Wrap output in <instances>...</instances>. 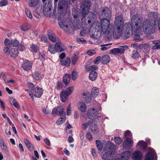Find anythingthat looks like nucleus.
Returning <instances> with one entry per match:
<instances>
[{"instance_id": "obj_57", "label": "nucleus", "mask_w": 160, "mask_h": 160, "mask_svg": "<svg viewBox=\"0 0 160 160\" xmlns=\"http://www.w3.org/2000/svg\"><path fill=\"white\" fill-rule=\"evenodd\" d=\"M101 59V58L100 56L97 57L93 60V62L95 64H98L100 62Z\"/></svg>"}, {"instance_id": "obj_31", "label": "nucleus", "mask_w": 160, "mask_h": 160, "mask_svg": "<svg viewBox=\"0 0 160 160\" xmlns=\"http://www.w3.org/2000/svg\"><path fill=\"white\" fill-rule=\"evenodd\" d=\"M9 101L10 103L12 105L14 106L17 109H19V106L15 98L13 97H11L9 98Z\"/></svg>"}, {"instance_id": "obj_30", "label": "nucleus", "mask_w": 160, "mask_h": 160, "mask_svg": "<svg viewBox=\"0 0 160 160\" xmlns=\"http://www.w3.org/2000/svg\"><path fill=\"white\" fill-rule=\"evenodd\" d=\"M112 154L110 152H105L102 155V158L104 160H112Z\"/></svg>"}, {"instance_id": "obj_17", "label": "nucleus", "mask_w": 160, "mask_h": 160, "mask_svg": "<svg viewBox=\"0 0 160 160\" xmlns=\"http://www.w3.org/2000/svg\"><path fill=\"white\" fill-rule=\"evenodd\" d=\"M47 34L50 40L52 42H55L56 41V36L51 30H48L47 31Z\"/></svg>"}, {"instance_id": "obj_25", "label": "nucleus", "mask_w": 160, "mask_h": 160, "mask_svg": "<svg viewBox=\"0 0 160 160\" xmlns=\"http://www.w3.org/2000/svg\"><path fill=\"white\" fill-rule=\"evenodd\" d=\"M32 76L34 79L36 80H39L43 77V75L41 72L38 71L34 72L32 74Z\"/></svg>"}, {"instance_id": "obj_4", "label": "nucleus", "mask_w": 160, "mask_h": 160, "mask_svg": "<svg viewBox=\"0 0 160 160\" xmlns=\"http://www.w3.org/2000/svg\"><path fill=\"white\" fill-rule=\"evenodd\" d=\"M156 24L150 23L148 21H144L142 25L143 31L146 34H152L155 32V26Z\"/></svg>"}, {"instance_id": "obj_1", "label": "nucleus", "mask_w": 160, "mask_h": 160, "mask_svg": "<svg viewBox=\"0 0 160 160\" xmlns=\"http://www.w3.org/2000/svg\"><path fill=\"white\" fill-rule=\"evenodd\" d=\"M142 19L138 15L136 14L132 16L131 18V24L130 23H125L124 26H126V32L127 35H130L132 34L133 31L135 33L134 38L135 40H142L140 38V34L141 32L140 30L142 28Z\"/></svg>"}, {"instance_id": "obj_58", "label": "nucleus", "mask_w": 160, "mask_h": 160, "mask_svg": "<svg viewBox=\"0 0 160 160\" xmlns=\"http://www.w3.org/2000/svg\"><path fill=\"white\" fill-rule=\"evenodd\" d=\"M2 149L5 151H8V148L5 145V142L3 143L2 144L0 145Z\"/></svg>"}, {"instance_id": "obj_60", "label": "nucleus", "mask_w": 160, "mask_h": 160, "mask_svg": "<svg viewBox=\"0 0 160 160\" xmlns=\"http://www.w3.org/2000/svg\"><path fill=\"white\" fill-rule=\"evenodd\" d=\"M18 49L20 51H22L25 49V47L21 43L18 47Z\"/></svg>"}, {"instance_id": "obj_26", "label": "nucleus", "mask_w": 160, "mask_h": 160, "mask_svg": "<svg viewBox=\"0 0 160 160\" xmlns=\"http://www.w3.org/2000/svg\"><path fill=\"white\" fill-rule=\"evenodd\" d=\"M131 152L129 151H126L121 154V158L123 160H127L130 157Z\"/></svg>"}, {"instance_id": "obj_33", "label": "nucleus", "mask_w": 160, "mask_h": 160, "mask_svg": "<svg viewBox=\"0 0 160 160\" xmlns=\"http://www.w3.org/2000/svg\"><path fill=\"white\" fill-rule=\"evenodd\" d=\"M60 62L62 65L68 66L71 62L70 58L69 57H67L64 60H60Z\"/></svg>"}, {"instance_id": "obj_24", "label": "nucleus", "mask_w": 160, "mask_h": 160, "mask_svg": "<svg viewBox=\"0 0 160 160\" xmlns=\"http://www.w3.org/2000/svg\"><path fill=\"white\" fill-rule=\"evenodd\" d=\"M115 148L114 144L111 142L108 143L107 145V149L111 154H112V152L115 150Z\"/></svg>"}, {"instance_id": "obj_32", "label": "nucleus", "mask_w": 160, "mask_h": 160, "mask_svg": "<svg viewBox=\"0 0 160 160\" xmlns=\"http://www.w3.org/2000/svg\"><path fill=\"white\" fill-rule=\"evenodd\" d=\"M24 141L26 146L29 150L32 151L34 149V147L27 139H25Z\"/></svg>"}, {"instance_id": "obj_36", "label": "nucleus", "mask_w": 160, "mask_h": 160, "mask_svg": "<svg viewBox=\"0 0 160 160\" xmlns=\"http://www.w3.org/2000/svg\"><path fill=\"white\" fill-rule=\"evenodd\" d=\"M138 146H140L141 148L142 149L144 150H145L147 147V144L146 142L140 140L139 141L137 144V147Z\"/></svg>"}, {"instance_id": "obj_37", "label": "nucleus", "mask_w": 160, "mask_h": 160, "mask_svg": "<svg viewBox=\"0 0 160 160\" xmlns=\"http://www.w3.org/2000/svg\"><path fill=\"white\" fill-rule=\"evenodd\" d=\"M31 28V25L30 24L25 23L20 27L21 29L24 31H26L29 30Z\"/></svg>"}, {"instance_id": "obj_40", "label": "nucleus", "mask_w": 160, "mask_h": 160, "mask_svg": "<svg viewBox=\"0 0 160 160\" xmlns=\"http://www.w3.org/2000/svg\"><path fill=\"white\" fill-rule=\"evenodd\" d=\"M62 116L56 122V124L57 125H59L61 124L65 121L66 119V115L65 113L62 115Z\"/></svg>"}, {"instance_id": "obj_7", "label": "nucleus", "mask_w": 160, "mask_h": 160, "mask_svg": "<svg viewBox=\"0 0 160 160\" xmlns=\"http://www.w3.org/2000/svg\"><path fill=\"white\" fill-rule=\"evenodd\" d=\"M86 69L88 72L91 71L89 74V79L92 81H95L97 77L98 74L96 72L94 71V70L97 69L98 66L95 65L90 66L86 68Z\"/></svg>"}, {"instance_id": "obj_3", "label": "nucleus", "mask_w": 160, "mask_h": 160, "mask_svg": "<svg viewBox=\"0 0 160 160\" xmlns=\"http://www.w3.org/2000/svg\"><path fill=\"white\" fill-rule=\"evenodd\" d=\"M123 26L120 25H114L113 28H109L108 31V34L109 35L113 34V37L116 38H118L121 36Z\"/></svg>"}, {"instance_id": "obj_9", "label": "nucleus", "mask_w": 160, "mask_h": 160, "mask_svg": "<svg viewBox=\"0 0 160 160\" xmlns=\"http://www.w3.org/2000/svg\"><path fill=\"white\" fill-rule=\"evenodd\" d=\"M88 11H72V16L75 19L78 18V20H82L86 16Z\"/></svg>"}, {"instance_id": "obj_12", "label": "nucleus", "mask_w": 160, "mask_h": 160, "mask_svg": "<svg viewBox=\"0 0 160 160\" xmlns=\"http://www.w3.org/2000/svg\"><path fill=\"white\" fill-rule=\"evenodd\" d=\"M157 157L156 152L153 149H151L146 156L144 160H157Z\"/></svg>"}, {"instance_id": "obj_62", "label": "nucleus", "mask_w": 160, "mask_h": 160, "mask_svg": "<svg viewBox=\"0 0 160 160\" xmlns=\"http://www.w3.org/2000/svg\"><path fill=\"white\" fill-rule=\"evenodd\" d=\"M8 4V1L7 0H2L0 2V6H4Z\"/></svg>"}, {"instance_id": "obj_20", "label": "nucleus", "mask_w": 160, "mask_h": 160, "mask_svg": "<svg viewBox=\"0 0 160 160\" xmlns=\"http://www.w3.org/2000/svg\"><path fill=\"white\" fill-rule=\"evenodd\" d=\"M63 109L62 107L58 108H54L52 109V115H62L64 114Z\"/></svg>"}, {"instance_id": "obj_2", "label": "nucleus", "mask_w": 160, "mask_h": 160, "mask_svg": "<svg viewBox=\"0 0 160 160\" xmlns=\"http://www.w3.org/2000/svg\"><path fill=\"white\" fill-rule=\"evenodd\" d=\"M109 25L110 21L108 19L102 18L101 20V23L97 22L92 23L90 28V30L94 32V34H95V32H98L99 34L98 37H100L102 32L103 33L108 34V30L109 29Z\"/></svg>"}, {"instance_id": "obj_15", "label": "nucleus", "mask_w": 160, "mask_h": 160, "mask_svg": "<svg viewBox=\"0 0 160 160\" xmlns=\"http://www.w3.org/2000/svg\"><path fill=\"white\" fill-rule=\"evenodd\" d=\"M91 5V2L89 0H84L82 2L81 8L82 10H89Z\"/></svg>"}, {"instance_id": "obj_50", "label": "nucleus", "mask_w": 160, "mask_h": 160, "mask_svg": "<svg viewBox=\"0 0 160 160\" xmlns=\"http://www.w3.org/2000/svg\"><path fill=\"white\" fill-rule=\"evenodd\" d=\"M96 146L98 149L99 150H101L102 149V146L100 141L99 140H96Z\"/></svg>"}, {"instance_id": "obj_8", "label": "nucleus", "mask_w": 160, "mask_h": 160, "mask_svg": "<svg viewBox=\"0 0 160 160\" xmlns=\"http://www.w3.org/2000/svg\"><path fill=\"white\" fill-rule=\"evenodd\" d=\"M26 91L29 93V95L32 99L33 100V94H34V96L35 97L40 98L43 93V90L42 89L40 88L37 87H36L34 89V90H33V92L31 91H30L28 89L26 90Z\"/></svg>"}, {"instance_id": "obj_6", "label": "nucleus", "mask_w": 160, "mask_h": 160, "mask_svg": "<svg viewBox=\"0 0 160 160\" xmlns=\"http://www.w3.org/2000/svg\"><path fill=\"white\" fill-rule=\"evenodd\" d=\"M74 89L73 87L68 88L65 90L62 91L60 93V98L61 101L64 102H66L68 99V96L72 92Z\"/></svg>"}, {"instance_id": "obj_39", "label": "nucleus", "mask_w": 160, "mask_h": 160, "mask_svg": "<svg viewBox=\"0 0 160 160\" xmlns=\"http://www.w3.org/2000/svg\"><path fill=\"white\" fill-rule=\"evenodd\" d=\"M91 93L92 96L94 98L97 97L99 93V89L98 88L94 87L91 91Z\"/></svg>"}, {"instance_id": "obj_52", "label": "nucleus", "mask_w": 160, "mask_h": 160, "mask_svg": "<svg viewBox=\"0 0 160 160\" xmlns=\"http://www.w3.org/2000/svg\"><path fill=\"white\" fill-rule=\"evenodd\" d=\"M123 137L124 138H126L127 137H129V138H132V136L131 134V132L128 130H127L124 133Z\"/></svg>"}, {"instance_id": "obj_42", "label": "nucleus", "mask_w": 160, "mask_h": 160, "mask_svg": "<svg viewBox=\"0 0 160 160\" xmlns=\"http://www.w3.org/2000/svg\"><path fill=\"white\" fill-rule=\"evenodd\" d=\"M152 42L154 44L152 48V49L155 50L160 48V41H153Z\"/></svg>"}, {"instance_id": "obj_51", "label": "nucleus", "mask_w": 160, "mask_h": 160, "mask_svg": "<svg viewBox=\"0 0 160 160\" xmlns=\"http://www.w3.org/2000/svg\"><path fill=\"white\" fill-rule=\"evenodd\" d=\"M40 40L43 42H47L48 41V39L46 36L43 35H41L39 36Z\"/></svg>"}, {"instance_id": "obj_5", "label": "nucleus", "mask_w": 160, "mask_h": 160, "mask_svg": "<svg viewBox=\"0 0 160 160\" xmlns=\"http://www.w3.org/2000/svg\"><path fill=\"white\" fill-rule=\"evenodd\" d=\"M71 23L70 20L68 18H64L61 21H59L58 22L59 26L68 32H69L72 29V27L70 25Z\"/></svg>"}, {"instance_id": "obj_55", "label": "nucleus", "mask_w": 160, "mask_h": 160, "mask_svg": "<svg viewBox=\"0 0 160 160\" xmlns=\"http://www.w3.org/2000/svg\"><path fill=\"white\" fill-rule=\"evenodd\" d=\"M52 11H43V13L46 17H50L52 15Z\"/></svg>"}, {"instance_id": "obj_19", "label": "nucleus", "mask_w": 160, "mask_h": 160, "mask_svg": "<svg viewBox=\"0 0 160 160\" xmlns=\"http://www.w3.org/2000/svg\"><path fill=\"white\" fill-rule=\"evenodd\" d=\"M55 46H56L57 50L59 52H61L66 49V47L63 44L61 43L60 41L56 43Z\"/></svg>"}, {"instance_id": "obj_28", "label": "nucleus", "mask_w": 160, "mask_h": 160, "mask_svg": "<svg viewBox=\"0 0 160 160\" xmlns=\"http://www.w3.org/2000/svg\"><path fill=\"white\" fill-rule=\"evenodd\" d=\"M123 19L121 16H118L115 18L114 25L123 26Z\"/></svg>"}, {"instance_id": "obj_14", "label": "nucleus", "mask_w": 160, "mask_h": 160, "mask_svg": "<svg viewBox=\"0 0 160 160\" xmlns=\"http://www.w3.org/2000/svg\"><path fill=\"white\" fill-rule=\"evenodd\" d=\"M53 12L54 17L57 19L58 21L60 20L66 14V11H53Z\"/></svg>"}, {"instance_id": "obj_11", "label": "nucleus", "mask_w": 160, "mask_h": 160, "mask_svg": "<svg viewBox=\"0 0 160 160\" xmlns=\"http://www.w3.org/2000/svg\"><path fill=\"white\" fill-rule=\"evenodd\" d=\"M148 22L152 23L153 24L157 23L158 16L157 13L155 12H152L149 13L148 15Z\"/></svg>"}, {"instance_id": "obj_59", "label": "nucleus", "mask_w": 160, "mask_h": 160, "mask_svg": "<svg viewBox=\"0 0 160 160\" xmlns=\"http://www.w3.org/2000/svg\"><path fill=\"white\" fill-rule=\"evenodd\" d=\"M26 14L27 16L30 19L32 18V15L30 11H25Z\"/></svg>"}, {"instance_id": "obj_34", "label": "nucleus", "mask_w": 160, "mask_h": 160, "mask_svg": "<svg viewBox=\"0 0 160 160\" xmlns=\"http://www.w3.org/2000/svg\"><path fill=\"white\" fill-rule=\"evenodd\" d=\"M56 47L55 44L54 45H50L48 48V51L51 53L54 54L58 52Z\"/></svg>"}, {"instance_id": "obj_54", "label": "nucleus", "mask_w": 160, "mask_h": 160, "mask_svg": "<svg viewBox=\"0 0 160 160\" xmlns=\"http://www.w3.org/2000/svg\"><path fill=\"white\" fill-rule=\"evenodd\" d=\"M78 77L77 72L73 70L72 72V78L73 80H75Z\"/></svg>"}, {"instance_id": "obj_21", "label": "nucleus", "mask_w": 160, "mask_h": 160, "mask_svg": "<svg viewBox=\"0 0 160 160\" xmlns=\"http://www.w3.org/2000/svg\"><path fill=\"white\" fill-rule=\"evenodd\" d=\"M142 157V153L139 151H135L132 156V158L133 160H141Z\"/></svg>"}, {"instance_id": "obj_46", "label": "nucleus", "mask_w": 160, "mask_h": 160, "mask_svg": "<svg viewBox=\"0 0 160 160\" xmlns=\"http://www.w3.org/2000/svg\"><path fill=\"white\" fill-rule=\"evenodd\" d=\"M30 48L31 51L34 52H37L39 50V48L36 44H32Z\"/></svg>"}, {"instance_id": "obj_44", "label": "nucleus", "mask_w": 160, "mask_h": 160, "mask_svg": "<svg viewBox=\"0 0 160 160\" xmlns=\"http://www.w3.org/2000/svg\"><path fill=\"white\" fill-rule=\"evenodd\" d=\"M79 58L78 56L74 53L72 58V62L73 65H75L76 64Z\"/></svg>"}, {"instance_id": "obj_35", "label": "nucleus", "mask_w": 160, "mask_h": 160, "mask_svg": "<svg viewBox=\"0 0 160 160\" xmlns=\"http://www.w3.org/2000/svg\"><path fill=\"white\" fill-rule=\"evenodd\" d=\"M90 128L92 132L97 133L99 132V130L97 124L92 123L90 126Z\"/></svg>"}, {"instance_id": "obj_48", "label": "nucleus", "mask_w": 160, "mask_h": 160, "mask_svg": "<svg viewBox=\"0 0 160 160\" xmlns=\"http://www.w3.org/2000/svg\"><path fill=\"white\" fill-rule=\"evenodd\" d=\"M39 59L42 62L44 61L46 58L45 54L43 52H42L39 53Z\"/></svg>"}, {"instance_id": "obj_61", "label": "nucleus", "mask_w": 160, "mask_h": 160, "mask_svg": "<svg viewBox=\"0 0 160 160\" xmlns=\"http://www.w3.org/2000/svg\"><path fill=\"white\" fill-rule=\"evenodd\" d=\"M62 82H58L56 85V88L58 89H61L62 87Z\"/></svg>"}, {"instance_id": "obj_10", "label": "nucleus", "mask_w": 160, "mask_h": 160, "mask_svg": "<svg viewBox=\"0 0 160 160\" xmlns=\"http://www.w3.org/2000/svg\"><path fill=\"white\" fill-rule=\"evenodd\" d=\"M133 145V141L131 138H127L122 143V146L123 149L126 150L130 149Z\"/></svg>"}, {"instance_id": "obj_63", "label": "nucleus", "mask_w": 160, "mask_h": 160, "mask_svg": "<svg viewBox=\"0 0 160 160\" xmlns=\"http://www.w3.org/2000/svg\"><path fill=\"white\" fill-rule=\"evenodd\" d=\"M77 41L78 42H82V43L84 44L87 43L86 40L82 38H78L77 39Z\"/></svg>"}, {"instance_id": "obj_18", "label": "nucleus", "mask_w": 160, "mask_h": 160, "mask_svg": "<svg viewBox=\"0 0 160 160\" xmlns=\"http://www.w3.org/2000/svg\"><path fill=\"white\" fill-rule=\"evenodd\" d=\"M99 15L100 18H106L108 19L111 17L110 11H102Z\"/></svg>"}, {"instance_id": "obj_43", "label": "nucleus", "mask_w": 160, "mask_h": 160, "mask_svg": "<svg viewBox=\"0 0 160 160\" xmlns=\"http://www.w3.org/2000/svg\"><path fill=\"white\" fill-rule=\"evenodd\" d=\"M79 110L82 112H85L87 109V107L85 103L83 102H81L79 103Z\"/></svg>"}, {"instance_id": "obj_22", "label": "nucleus", "mask_w": 160, "mask_h": 160, "mask_svg": "<svg viewBox=\"0 0 160 160\" xmlns=\"http://www.w3.org/2000/svg\"><path fill=\"white\" fill-rule=\"evenodd\" d=\"M58 7L59 9L65 10L68 7V2L65 0H61L58 3Z\"/></svg>"}, {"instance_id": "obj_49", "label": "nucleus", "mask_w": 160, "mask_h": 160, "mask_svg": "<svg viewBox=\"0 0 160 160\" xmlns=\"http://www.w3.org/2000/svg\"><path fill=\"white\" fill-rule=\"evenodd\" d=\"M91 123L92 122L90 121H89L87 122H85L83 123L82 125V127L83 129L84 130H86L89 126L90 127Z\"/></svg>"}, {"instance_id": "obj_53", "label": "nucleus", "mask_w": 160, "mask_h": 160, "mask_svg": "<svg viewBox=\"0 0 160 160\" xmlns=\"http://www.w3.org/2000/svg\"><path fill=\"white\" fill-rule=\"evenodd\" d=\"M114 141L115 142L118 144H119L121 143L122 141V140L119 137H115L114 139Z\"/></svg>"}, {"instance_id": "obj_27", "label": "nucleus", "mask_w": 160, "mask_h": 160, "mask_svg": "<svg viewBox=\"0 0 160 160\" xmlns=\"http://www.w3.org/2000/svg\"><path fill=\"white\" fill-rule=\"evenodd\" d=\"M110 52L114 54H122L124 52V49L123 48H121V47L119 48H116L111 50Z\"/></svg>"}, {"instance_id": "obj_64", "label": "nucleus", "mask_w": 160, "mask_h": 160, "mask_svg": "<svg viewBox=\"0 0 160 160\" xmlns=\"http://www.w3.org/2000/svg\"><path fill=\"white\" fill-rule=\"evenodd\" d=\"M33 14L36 18H39L41 17L40 15L38 12L37 11H34Z\"/></svg>"}, {"instance_id": "obj_45", "label": "nucleus", "mask_w": 160, "mask_h": 160, "mask_svg": "<svg viewBox=\"0 0 160 160\" xmlns=\"http://www.w3.org/2000/svg\"><path fill=\"white\" fill-rule=\"evenodd\" d=\"M140 56V54L137 50L132 51V54L131 55V57L133 59H136L138 58Z\"/></svg>"}, {"instance_id": "obj_16", "label": "nucleus", "mask_w": 160, "mask_h": 160, "mask_svg": "<svg viewBox=\"0 0 160 160\" xmlns=\"http://www.w3.org/2000/svg\"><path fill=\"white\" fill-rule=\"evenodd\" d=\"M32 63L28 60L24 61L22 64V68L25 71L30 70L32 67Z\"/></svg>"}, {"instance_id": "obj_56", "label": "nucleus", "mask_w": 160, "mask_h": 160, "mask_svg": "<svg viewBox=\"0 0 160 160\" xmlns=\"http://www.w3.org/2000/svg\"><path fill=\"white\" fill-rule=\"evenodd\" d=\"M28 87L29 88L31 89V90H28L30 91H33L34 90V84L30 82H28Z\"/></svg>"}, {"instance_id": "obj_38", "label": "nucleus", "mask_w": 160, "mask_h": 160, "mask_svg": "<svg viewBox=\"0 0 160 160\" xmlns=\"http://www.w3.org/2000/svg\"><path fill=\"white\" fill-rule=\"evenodd\" d=\"M70 75L68 74H65L63 77V81L64 83L67 85L70 82Z\"/></svg>"}, {"instance_id": "obj_41", "label": "nucleus", "mask_w": 160, "mask_h": 160, "mask_svg": "<svg viewBox=\"0 0 160 160\" xmlns=\"http://www.w3.org/2000/svg\"><path fill=\"white\" fill-rule=\"evenodd\" d=\"M10 57L13 58H15L18 55V52L17 50L15 48H12L10 52Z\"/></svg>"}, {"instance_id": "obj_47", "label": "nucleus", "mask_w": 160, "mask_h": 160, "mask_svg": "<svg viewBox=\"0 0 160 160\" xmlns=\"http://www.w3.org/2000/svg\"><path fill=\"white\" fill-rule=\"evenodd\" d=\"M10 43L14 47H17L19 44L18 41L16 39L11 40L10 42Z\"/></svg>"}, {"instance_id": "obj_29", "label": "nucleus", "mask_w": 160, "mask_h": 160, "mask_svg": "<svg viewBox=\"0 0 160 160\" xmlns=\"http://www.w3.org/2000/svg\"><path fill=\"white\" fill-rule=\"evenodd\" d=\"M110 61V57L107 55H104L101 59V62L103 64H107Z\"/></svg>"}, {"instance_id": "obj_13", "label": "nucleus", "mask_w": 160, "mask_h": 160, "mask_svg": "<svg viewBox=\"0 0 160 160\" xmlns=\"http://www.w3.org/2000/svg\"><path fill=\"white\" fill-rule=\"evenodd\" d=\"M97 111L94 108H89L87 112L88 116L90 119H93L97 117Z\"/></svg>"}, {"instance_id": "obj_23", "label": "nucleus", "mask_w": 160, "mask_h": 160, "mask_svg": "<svg viewBox=\"0 0 160 160\" xmlns=\"http://www.w3.org/2000/svg\"><path fill=\"white\" fill-rule=\"evenodd\" d=\"M82 98L83 101L86 103L89 102L91 100V97L88 93H83L82 95Z\"/></svg>"}]
</instances>
